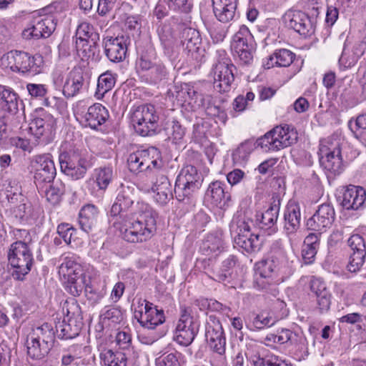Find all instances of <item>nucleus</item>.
<instances>
[{"label":"nucleus","instance_id":"obj_49","mask_svg":"<svg viewBox=\"0 0 366 366\" xmlns=\"http://www.w3.org/2000/svg\"><path fill=\"white\" fill-rule=\"evenodd\" d=\"M64 287L66 290L70 292L73 296H79L83 290H85V280L84 276H63Z\"/></svg>","mask_w":366,"mask_h":366},{"label":"nucleus","instance_id":"obj_11","mask_svg":"<svg viewBox=\"0 0 366 366\" xmlns=\"http://www.w3.org/2000/svg\"><path fill=\"white\" fill-rule=\"evenodd\" d=\"M9 264L14 271L12 274H28L34 262L32 252L23 241L12 243L8 252Z\"/></svg>","mask_w":366,"mask_h":366},{"label":"nucleus","instance_id":"obj_5","mask_svg":"<svg viewBox=\"0 0 366 366\" xmlns=\"http://www.w3.org/2000/svg\"><path fill=\"white\" fill-rule=\"evenodd\" d=\"M159 114L155 106L142 104L132 111L131 121L135 131L142 136H150L159 127Z\"/></svg>","mask_w":366,"mask_h":366},{"label":"nucleus","instance_id":"obj_12","mask_svg":"<svg viewBox=\"0 0 366 366\" xmlns=\"http://www.w3.org/2000/svg\"><path fill=\"white\" fill-rule=\"evenodd\" d=\"M137 308L135 309L134 317L142 327L154 330L165 321L164 310H159L157 306L146 300L139 298L137 301Z\"/></svg>","mask_w":366,"mask_h":366},{"label":"nucleus","instance_id":"obj_21","mask_svg":"<svg viewBox=\"0 0 366 366\" xmlns=\"http://www.w3.org/2000/svg\"><path fill=\"white\" fill-rule=\"evenodd\" d=\"M129 44L127 36H107L104 39L105 54L111 61L120 62L126 57Z\"/></svg>","mask_w":366,"mask_h":366},{"label":"nucleus","instance_id":"obj_46","mask_svg":"<svg viewBox=\"0 0 366 366\" xmlns=\"http://www.w3.org/2000/svg\"><path fill=\"white\" fill-rule=\"evenodd\" d=\"M116 76L109 71L102 74L97 80L95 97L97 99L102 98L106 93L110 91L115 85Z\"/></svg>","mask_w":366,"mask_h":366},{"label":"nucleus","instance_id":"obj_56","mask_svg":"<svg viewBox=\"0 0 366 366\" xmlns=\"http://www.w3.org/2000/svg\"><path fill=\"white\" fill-rule=\"evenodd\" d=\"M197 96V92L194 90V86L189 84H182L181 89L177 92V99L181 104L187 102L191 104Z\"/></svg>","mask_w":366,"mask_h":366},{"label":"nucleus","instance_id":"obj_2","mask_svg":"<svg viewBox=\"0 0 366 366\" xmlns=\"http://www.w3.org/2000/svg\"><path fill=\"white\" fill-rule=\"evenodd\" d=\"M346 144L345 138L338 133H335L320 142L318 154L320 164L332 174H339L343 171L342 150Z\"/></svg>","mask_w":366,"mask_h":366},{"label":"nucleus","instance_id":"obj_62","mask_svg":"<svg viewBox=\"0 0 366 366\" xmlns=\"http://www.w3.org/2000/svg\"><path fill=\"white\" fill-rule=\"evenodd\" d=\"M57 233L66 244H69L76 229L67 223H61L57 227Z\"/></svg>","mask_w":366,"mask_h":366},{"label":"nucleus","instance_id":"obj_1","mask_svg":"<svg viewBox=\"0 0 366 366\" xmlns=\"http://www.w3.org/2000/svg\"><path fill=\"white\" fill-rule=\"evenodd\" d=\"M134 189L122 186L111 208V215L118 217L114 225L127 242L136 243L149 239L156 229L157 212L147 204L138 202L139 215L128 218L126 212L134 203Z\"/></svg>","mask_w":366,"mask_h":366},{"label":"nucleus","instance_id":"obj_9","mask_svg":"<svg viewBox=\"0 0 366 366\" xmlns=\"http://www.w3.org/2000/svg\"><path fill=\"white\" fill-rule=\"evenodd\" d=\"M256 44L254 36L245 25L239 26L234 34L231 49L235 57L243 64H249L253 61Z\"/></svg>","mask_w":366,"mask_h":366},{"label":"nucleus","instance_id":"obj_47","mask_svg":"<svg viewBox=\"0 0 366 366\" xmlns=\"http://www.w3.org/2000/svg\"><path fill=\"white\" fill-rule=\"evenodd\" d=\"M55 334L56 331L54 332L52 325L46 322L34 330L33 335L31 336H34V338L53 347L55 342Z\"/></svg>","mask_w":366,"mask_h":366},{"label":"nucleus","instance_id":"obj_42","mask_svg":"<svg viewBox=\"0 0 366 366\" xmlns=\"http://www.w3.org/2000/svg\"><path fill=\"white\" fill-rule=\"evenodd\" d=\"M102 366H127V355L120 351L114 352L112 350H104L100 353Z\"/></svg>","mask_w":366,"mask_h":366},{"label":"nucleus","instance_id":"obj_61","mask_svg":"<svg viewBox=\"0 0 366 366\" xmlns=\"http://www.w3.org/2000/svg\"><path fill=\"white\" fill-rule=\"evenodd\" d=\"M84 292L88 300L90 301L92 304L98 303L106 294V291L104 288L99 290L94 288L92 285H86Z\"/></svg>","mask_w":366,"mask_h":366},{"label":"nucleus","instance_id":"obj_63","mask_svg":"<svg viewBox=\"0 0 366 366\" xmlns=\"http://www.w3.org/2000/svg\"><path fill=\"white\" fill-rule=\"evenodd\" d=\"M167 129L168 133L172 136L173 140L176 142L182 139L185 134L184 128L182 127L179 122L176 120H172L170 122Z\"/></svg>","mask_w":366,"mask_h":366},{"label":"nucleus","instance_id":"obj_23","mask_svg":"<svg viewBox=\"0 0 366 366\" xmlns=\"http://www.w3.org/2000/svg\"><path fill=\"white\" fill-rule=\"evenodd\" d=\"M234 65L227 64H214L212 69L214 87L219 92H226L230 89L231 84L234 81Z\"/></svg>","mask_w":366,"mask_h":366},{"label":"nucleus","instance_id":"obj_64","mask_svg":"<svg viewBox=\"0 0 366 366\" xmlns=\"http://www.w3.org/2000/svg\"><path fill=\"white\" fill-rule=\"evenodd\" d=\"M120 311L114 307L107 309L100 315V320L102 321V323L108 324V325H109V321L117 323L120 321Z\"/></svg>","mask_w":366,"mask_h":366},{"label":"nucleus","instance_id":"obj_45","mask_svg":"<svg viewBox=\"0 0 366 366\" xmlns=\"http://www.w3.org/2000/svg\"><path fill=\"white\" fill-rule=\"evenodd\" d=\"M159 36L164 54L171 61L176 60L179 54V45L177 40L171 34L159 32Z\"/></svg>","mask_w":366,"mask_h":366},{"label":"nucleus","instance_id":"obj_14","mask_svg":"<svg viewBox=\"0 0 366 366\" xmlns=\"http://www.w3.org/2000/svg\"><path fill=\"white\" fill-rule=\"evenodd\" d=\"M94 27L88 22L81 23L76 31V48L79 56L89 59L94 55L96 49V37Z\"/></svg>","mask_w":366,"mask_h":366},{"label":"nucleus","instance_id":"obj_18","mask_svg":"<svg viewBox=\"0 0 366 366\" xmlns=\"http://www.w3.org/2000/svg\"><path fill=\"white\" fill-rule=\"evenodd\" d=\"M56 20L52 15H41L35 18L30 26L23 31L26 39L31 37L39 39L49 37L55 30Z\"/></svg>","mask_w":366,"mask_h":366},{"label":"nucleus","instance_id":"obj_44","mask_svg":"<svg viewBox=\"0 0 366 366\" xmlns=\"http://www.w3.org/2000/svg\"><path fill=\"white\" fill-rule=\"evenodd\" d=\"M182 46L188 52H197L201 44L199 32L193 28H186L182 33Z\"/></svg>","mask_w":366,"mask_h":366},{"label":"nucleus","instance_id":"obj_15","mask_svg":"<svg viewBox=\"0 0 366 366\" xmlns=\"http://www.w3.org/2000/svg\"><path fill=\"white\" fill-rule=\"evenodd\" d=\"M33 162L36 164L34 182L38 188L43 189L44 184L51 183L56 174L52 156L49 153L35 155Z\"/></svg>","mask_w":366,"mask_h":366},{"label":"nucleus","instance_id":"obj_48","mask_svg":"<svg viewBox=\"0 0 366 366\" xmlns=\"http://www.w3.org/2000/svg\"><path fill=\"white\" fill-rule=\"evenodd\" d=\"M29 131L35 138L40 139L50 132V124L44 118L33 116L29 124Z\"/></svg>","mask_w":366,"mask_h":366},{"label":"nucleus","instance_id":"obj_40","mask_svg":"<svg viewBox=\"0 0 366 366\" xmlns=\"http://www.w3.org/2000/svg\"><path fill=\"white\" fill-rule=\"evenodd\" d=\"M320 234L310 233L305 239L302 255L307 264L313 262L320 246Z\"/></svg>","mask_w":366,"mask_h":366},{"label":"nucleus","instance_id":"obj_39","mask_svg":"<svg viewBox=\"0 0 366 366\" xmlns=\"http://www.w3.org/2000/svg\"><path fill=\"white\" fill-rule=\"evenodd\" d=\"M272 342L280 344L290 343L300 350L306 348L305 340L302 336L287 329H282L277 335L272 334Z\"/></svg>","mask_w":366,"mask_h":366},{"label":"nucleus","instance_id":"obj_52","mask_svg":"<svg viewBox=\"0 0 366 366\" xmlns=\"http://www.w3.org/2000/svg\"><path fill=\"white\" fill-rule=\"evenodd\" d=\"M13 214L16 218L21 221L29 222L36 218V213L34 212L30 203L20 204L13 209Z\"/></svg>","mask_w":366,"mask_h":366},{"label":"nucleus","instance_id":"obj_53","mask_svg":"<svg viewBox=\"0 0 366 366\" xmlns=\"http://www.w3.org/2000/svg\"><path fill=\"white\" fill-rule=\"evenodd\" d=\"M279 263L274 259H262L254 264L256 274H267L279 272Z\"/></svg>","mask_w":366,"mask_h":366},{"label":"nucleus","instance_id":"obj_43","mask_svg":"<svg viewBox=\"0 0 366 366\" xmlns=\"http://www.w3.org/2000/svg\"><path fill=\"white\" fill-rule=\"evenodd\" d=\"M257 147H260L258 144V139L257 140L248 139L244 142L233 152L234 162L240 164L245 162L250 154Z\"/></svg>","mask_w":366,"mask_h":366},{"label":"nucleus","instance_id":"obj_4","mask_svg":"<svg viewBox=\"0 0 366 366\" xmlns=\"http://www.w3.org/2000/svg\"><path fill=\"white\" fill-rule=\"evenodd\" d=\"M202 177L196 167L187 165L182 169L177 177L174 192L179 202H193L194 194L202 185Z\"/></svg>","mask_w":366,"mask_h":366},{"label":"nucleus","instance_id":"obj_55","mask_svg":"<svg viewBox=\"0 0 366 366\" xmlns=\"http://www.w3.org/2000/svg\"><path fill=\"white\" fill-rule=\"evenodd\" d=\"M276 322L275 318L264 312L257 315L251 322L253 330H261L266 327L273 326Z\"/></svg>","mask_w":366,"mask_h":366},{"label":"nucleus","instance_id":"obj_37","mask_svg":"<svg viewBox=\"0 0 366 366\" xmlns=\"http://www.w3.org/2000/svg\"><path fill=\"white\" fill-rule=\"evenodd\" d=\"M280 208L277 205L269 207L260 215H257V221L262 229L275 232L277 229V221L279 215Z\"/></svg>","mask_w":366,"mask_h":366},{"label":"nucleus","instance_id":"obj_41","mask_svg":"<svg viewBox=\"0 0 366 366\" xmlns=\"http://www.w3.org/2000/svg\"><path fill=\"white\" fill-rule=\"evenodd\" d=\"M114 178V172L112 167H100L94 170L92 180L96 183L98 189L103 193L108 187Z\"/></svg>","mask_w":366,"mask_h":366},{"label":"nucleus","instance_id":"obj_59","mask_svg":"<svg viewBox=\"0 0 366 366\" xmlns=\"http://www.w3.org/2000/svg\"><path fill=\"white\" fill-rule=\"evenodd\" d=\"M208 31L214 43L223 41L226 37L227 29L219 24H214L208 28Z\"/></svg>","mask_w":366,"mask_h":366},{"label":"nucleus","instance_id":"obj_58","mask_svg":"<svg viewBox=\"0 0 366 366\" xmlns=\"http://www.w3.org/2000/svg\"><path fill=\"white\" fill-rule=\"evenodd\" d=\"M219 9H213L214 16L216 18L222 23H227L233 20L235 14L237 6H227L225 8H219Z\"/></svg>","mask_w":366,"mask_h":366},{"label":"nucleus","instance_id":"obj_29","mask_svg":"<svg viewBox=\"0 0 366 366\" xmlns=\"http://www.w3.org/2000/svg\"><path fill=\"white\" fill-rule=\"evenodd\" d=\"M247 360L254 366H292L274 355H262L256 347L245 352Z\"/></svg>","mask_w":366,"mask_h":366},{"label":"nucleus","instance_id":"obj_3","mask_svg":"<svg viewBox=\"0 0 366 366\" xmlns=\"http://www.w3.org/2000/svg\"><path fill=\"white\" fill-rule=\"evenodd\" d=\"M1 66L14 72H29L36 74L41 72L44 60L39 54L30 56L19 51H10L1 58Z\"/></svg>","mask_w":366,"mask_h":366},{"label":"nucleus","instance_id":"obj_32","mask_svg":"<svg viewBox=\"0 0 366 366\" xmlns=\"http://www.w3.org/2000/svg\"><path fill=\"white\" fill-rule=\"evenodd\" d=\"M224 242L219 233L209 234L204 239L200 251L202 254L216 258L224 250Z\"/></svg>","mask_w":366,"mask_h":366},{"label":"nucleus","instance_id":"obj_35","mask_svg":"<svg viewBox=\"0 0 366 366\" xmlns=\"http://www.w3.org/2000/svg\"><path fill=\"white\" fill-rule=\"evenodd\" d=\"M295 57V54L291 51L286 49H281L276 50L269 56L266 62L263 63V65L265 69H269L274 66L287 67L292 63Z\"/></svg>","mask_w":366,"mask_h":366},{"label":"nucleus","instance_id":"obj_8","mask_svg":"<svg viewBox=\"0 0 366 366\" xmlns=\"http://www.w3.org/2000/svg\"><path fill=\"white\" fill-rule=\"evenodd\" d=\"M252 221H246L244 218H234L230 223L229 229L234 244L247 252L259 249L261 241L259 235L250 232Z\"/></svg>","mask_w":366,"mask_h":366},{"label":"nucleus","instance_id":"obj_33","mask_svg":"<svg viewBox=\"0 0 366 366\" xmlns=\"http://www.w3.org/2000/svg\"><path fill=\"white\" fill-rule=\"evenodd\" d=\"M99 211L96 206L87 204L79 212V224L80 228L85 232H90L96 226Z\"/></svg>","mask_w":366,"mask_h":366},{"label":"nucleus","instance_id":"obj_57","mask_svg":"<svg viewBox=\"0 0 366 366\" xmlns=\"http://www.w3.org/2000/svg\"><path fill=\"white\" fill-rule=\"evenodd\" d=\"M365 322L362 315L357 312L350 313L339 318V322L341 323L356 325L358 330H366V317H365Z\"/></svg>","mask_w":366,"mask_h":366},{"label":"nucleus","instance_id":"obj_26","mask_svg":"<svg viewBox=\"0 0 366 366\" xmlns=\"http://www.w3.org/2000/svg\"><path fill=\"white\" fill-rule=\"evenodd\" d=\"M152 190L153 198L160 206L166 205L173 198L172 187L168 177L162 174L157 175Z\"/></svg>","mask_w":366,"mask_h":366},{"label":"nucleus","instance_id":"obj_13","mask_svg":"<svg viewBox=\"0 0 366 366\" xmlns=\"http://www.w3.org/2000/svg\"><path fill=\"white\" fill-rule=\"evenodd\" d=\"M205 340L214 352L224 355L226 350V337L222 324L213 315L208 316L205 323Z\"/></svg>","mask_w":366,"mask_h":366},{"label":"nucleus","instance_id":"obj_31","mask_svg":"<svg viewBox=\"0 0 366 366\" xmlns=\"http://www.w3.org/2000/svg\"><path fill=\"white\" fill-rule=\"evenodd\" d=\"M285 229L287 234H294L300 225V207L295 202H290L284 214Z\"/></svg>","mask_w":366,"mask_h":366},{"label":"nucleus","instance_id":"obj_38","mask_svg":"<svg viewBox=\"0 0 366 366\" xmlns=\"http://www.w3.org/2000/svg\"><path fill=\"white\" fill-rule=\"evenodd\" d=\"M27 354L34 360L44 359L51 350L52 347L36 339L34 336H29L26 342Z\"/></svg>","mask_w":366,"mask_h":366},{"label":"nucleus","instance_id":"obj_17","mask_svg":"<svg viewBox=\"0 0 366 366\" xmlns=\"http://www.w3.org/2000/svg\"><path fill=\"white\" fill-rule=\"evenodd\" d=\"M335 219V212L330 204L320 205L315 213L307 221V229L317 232L318 234L326 232Z\"/></svg>","mask_w":366,"mask_h":366},{"label":"nucleus","instance_id":"obj_7","mask_svg":"<svg viewBox=\"0 0 366 366\" xmlns=\"http://www.w3.org/2000/svg\"><path fill=\"white\" fill-rule=\"evenodd\" d=\"M200 320L194 315L190 307L180 306V317L175 330V340L181 345L189 346L199 332Z\"/></svg>","mask_w":366,"mask_h":366},{"label":"nucleus","instance_id":"obj_28","mask_svg":"<svg viewBox=\"0 0 366 366\" xmlns=\"http://www.w3.org/2000/svg\"><path fill=\"white\" fill-rule=\"evenodd\" d=\"M69 312H68L67 320L64 319L56 324V334L59 339H73L79 335L81 330L82 322L69 317Z\"/></svg>","mask_w":366,"mask_h":366},{"label":"nucleus","instance_id":"obj_19","mask_svg":"<svg viewBox=\"0 0 366 366\" xmlns=\"http://www.w3.org/2000/svg\"><path fill=\"white\" fill-rule=\"evenodd\" d=\"M351 252L347 268L350 272H357L365 262L366 243L362 236L353 234L347 240Z\"/></svg>","mask_w":366,"mask_h":366},{"label":"nucleus","instance_id":"obj_27","mask_svg":"<svg viewBox=\"0 0 366 366\" xmlns=\"http://www.w3.org/2000/svg\"><path fill=\"white\" fill-rule=\"evenodd\" d=\"M365 199L366 192L362 187L350 185L343 192L341 204L345 209L357 210L364 204Z\"/></svg>","mask_w":366,"mask_h":366},{"label":"nucleus","instance_id":"obj_16","mask_svg":"<svg viewBox=\"0 0 366 366\" xmlns=\"http://www.w3.org/2000/svg\"><path fill=\"white\" fill-rule=\"evenodd\" d=\"M59 161L61 172L74 179L82 178L90 166L84 157L75 152L60 154Z\"/></svg>","mask_w":366,"mask_h":366},{"label":"nucleus","instance_id":"obj_34","mask_svg":"<svg viewBox=\"0 0 366 366\" xmlns=\"http://www.w3.org/2000/svg\"><path fill=\"white\" fill-rule=\"evenodd\" d=\"M168 74L167 69L164 63L159 59L144 74L139 76L142 81L150 84H155L164 79Z\"/></svg>","mask_w":366,"mask_h":366},{"label":"nucleus","instance_id":"obj_20","mask_svg":"<svg viewBox=\"0 0 366 366\" xmlns=\"http://www.w3.org/2000/svg\"><path fill=\"white\" fill-rule=\"evenodd\" d=\"M79 105L75 111L76 118H80L86 126L93 129H97L108 119L109 114L105 107L99 103L94 104L88 107L86 112L81 111Z\"/></svg>","mask_w":366,"mask_h":366},{"label":"nucleus","instance_id":"obj_6","mask_svg":"<svg viewBox=\"0 0 366 366\" xmlns=\"http://www.w3.org/2000/svg\"><path fill=\"white\" fill-rule=\"evenodd\" d=\"M297 131L288 125L278 126L258 138V144L264 152L278 151L296 142Z\"/></svg>","mask_w":366,"mask_h":366},{"label":"nucleus","instance_id":"obj_36","mask_svg":"<svg viewBox=\"0 0 366 366\" xmlns=\"http://www.w3.org/2000/svg\"><path fill=\"white\" fill-rule=\"evenodd\" d=\"M159 58L152 46H149L142 50L139 54L135 61V69L139 76L153 65Z\"/></svg>","mask_w":366,"mask_h":366},{"label":"nucleus","instance_id":"obj_50","mask_svg":"<svg viewBox=\"0 0 366 366\" xmlns=\"http://www.w3.org/2000/svg\"><path fill=\"white\" fill-rule=\"evenodd\" d=\"M1 100L9 112L15 114L18 112L20 99L19 95L13 89L6 86Z\"/></svg>","mask_w":366,"mask_h":366},{"label":"nucleus","instance_id":"obj_24","mask_svg":"<svg viewBox=\"0 0 366 366\" xmlns=\"http://www.w3.org/2000/svg\"><path fill=\"white\" fill-rule=\"evenodd\" d=\"M61 264L58 267L59 274H86L92 272L89 264L84 263L79 257L68 254L61 257Z\"/></svg>","mask_w":366,"mask_h":366},{"label":"nucleus","instance_id":"obj_51","mask_svg":"<svg viewBox=\"0 0 366 366\" xmlns=\"http://www.w3.org/2000/svg\"><path fill=\"white\" fill-rule=\"evenodd\" d=\"M49 188L44 191L46 199L52 204L59 202L61 196L64 193V185L60 181L51 182Z\"/></svg>","mask_w":366,"mask_h":366},{"label":"nucleus","instance_id":"obj_10","mask_svg":"<svg viewBox=\"0 0 366 366\" xmlns=\"http://www.w3.org/2000/svg\"><path fill=\"white\" fill-rule=\"evenodd\" d=\"M127 164L132 172L159 169L163 165L161 152L154 147L133 152L129 155Z\"/></svg>","mask_w":366,"mask_h":366},{"label":"nucleus","instance_id":"obj_25","mask_svg":"<svg viewBox=\"0 0 366 366\" xmlns=\"http://www.w3.org/2000/svg\"><path fill=\"white\" fill-rule=\"evenodd\" d=\"M228 200L229 197L226 196L221 182L216 181L209 185L204 197V202L208 207L224 209Z\"/></svg>","mask_w":366,"mask_h":366},{"label":"nucleus","instance_id":"obj_60","mask_svg":"<svg viewBox=\"0 0 366 366\" xmlns=\"http://www.w3.org/2000/svg\"><path fill=\"white\" fill-rule=\"evenodd\" d=\"M167 2L168 7L173 11H179L184 13L189 12L193 4L188 0H164Z\"/></svg>","mask_w":366,"mask_h":366},{"label":"nucleus","instance_id":"obj_54","mask_svg":"<svg viewBox=\"0 0 366 366\" xmlns=\"http://www.w3.org/2000/svg\"><path fill=\"white\" fill-rule=\"evenodd\" d=\"M142 28V19L139 15L127 16L124 20V29L132 36H139Z\"/></svg>","mask_w":366,"mask_h":366},{"label":"nucleus","instance_id":"obj_22","mask_svg":"<svg viewBox=\"0 0 366 366\" xmlns=\"http://www.w3.org/2000/svg\"><path fill=\"white\" fill-rule=\"evenodd\" d=\"M285 21L290 28L305 37L311 36L315 31V26L310 18L301 11H288L285 14Z\"/></svg>","mask_w":366,"mask_h":366},{"label":"nucleus","instance_id":"obj_30","mask_svg":"<svg viewBox=\"0 0 366 366\" xmlns=\"http://www.w3.org/2000/svg\"><path fill=\"white\" fill-rule=\"evenodd\" d=\"M83 73L79 69H72L66 76L62 92L67 97H73L79 93L84 84Z\"/></svg>","mask_w":366,"mask_h":366}]
</instances>
